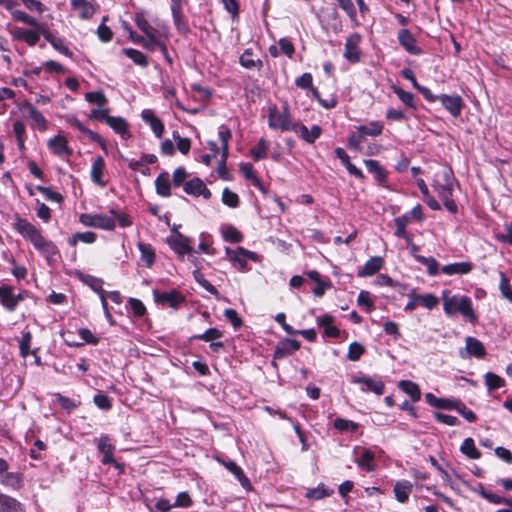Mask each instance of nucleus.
<instances>
[{"mask_svg": "<svg viewBox=\"0 0 512 512\" xmlns=\"http://www.w3.org/2000/svg\"><path fill=\"white\" fill-rule=\"evenodd\" d=\"M443 309L447 316L461 314L471 323L477 320L472 307V301L468 296H449V291H443Z\"/></svg>", "mask_w": 512, "mask_h": 512, "instance_id": "1", "label": "nucleus"}, {"mask_svg": "<svg viewBox=\"0 0 512 512\" xmlns=\"http://www.w3.org/2000/svg\"><path fill=\"white\" fill-rule=\"evenodd\" d=\"M294 124L289 105L284 102L282 106V112H280L275 105L269 107L268 113V126L275 130L290 131L294 129Z\"/></svg>", "mask_w": 512, "mask_h": 512, "instance_id": "2", "label": "nucleus"}, {"mask_svg": "<svg viewBox=\"0 0 512 512\" xmlns=\"http://www.w3.org/2000/svg\"><path fill=\"white\" fill-rule=\"evenodd\" d=\"M27 290H21L17 294L15 288L8 284H0V304L8 312H14L18 304L28 297Z\"/></svg>", "mask_w": 512, "mask_h": 512, "instance_id": "3", "label": "nucleus"}, {"mask_svg": "<svg viewBox=\"0 0 512 512\" xmlns=\"http://www.w3.org/2000/svg\"><path fill=\"white\" fill-rule=\"evenodd\" d=\"M13 229L19 233L25 240L34 245L42 238V233L34 224L29 222L26 218L16 215L15 221L12 224Z\"/></svg>", "mask_w": 512, "mask_h": 512, "instance_id": "4", "label": "nucleus"}, {"mask_svg": "<svg viewBox=\"0 0 512 512\" xmlns=\"http://www.w3.org/2000/svg\"><path fill=\"white\" fill-rule=\"evenodd\" d=\"M80 222L86 227H93L107 231H112L116 227L114 219L105 214L84 213L80 216Z\"/></svg>", "mask_w": 512, "mask_h": 512, "instance_id": "5", "label": "nucleus"}, {"mask_svg": "<svg viewBox=\"0 0 512 512\" xmlns=\"http://www.w3.org/2000/svg\"><path fill=\"white\" fill-rule=\"evenodd\" d=\"M225 253L233 265L240 270H244L247 267L248 259L254 262L258 260V255L255 252L246 250L243 247H237L236 249L226 247Z\"/></svg>", "mask_w": 512, "mask_h": 512, "instance_id": "6", "label": "nucleus"}, {"mask_svg": "<svg viewBox=\"0 0 512 512\" xmlns=\"http://www.w3.org/2000/svg\"><path fill=\"white\" fill-rule=\"evenodd\" d=\"M184 2L185 0H171L170 8L173 23L177 32L183 36H187L190 33V27L183 13L182 6Z\"/></svg>", "mask_w": 512, "mask_h": 512, "instance_id": "7", "label": "nucleus"}, {"mask_svg": "<svg viewBox=\"0 0 512 512\" xmlns=\"http://www.w3.org/2000/svg\"><path fill=\"white\" fill-rule=\"evenodd\" d=\"M352 383L360 385L363 392H372L376 395H382L385 390V384L379 377L356 376L353 377Z\"/></svg>", "mask_w": 512, "mask_h": 512, "instance_id": "8", "label": "nucleus"}, {"mask_svg": "<svg viewBox=\"0 0 512 512\" xmlns=\"http://www.w3.org/2000/svg\"><path fill=\"white\" fill-rule=\"evenodd\" d=\"M98 450L103 454V458L101 460L102 464H113L116 469L123 471V465L118 463L113 457L115 446L111 443L110 438L107 435H102L99 438Z\"/></svg>", "mask_w": 512, "mask_h": 512, "instance_id": "9", "label": "nucleus"}, {"mask_svg": "<svg viewBox=\"0 0 512 512\" xmlns=\"http://www.w3.org/2000/svg\"><path fill=\"white\" fill-rule=\"evenodd\" d=\"M408 298L409 301L404 307V310L407 312L414 310L417 305H422L423 307L431 310L439 303L438 298L433 294L420 295L412 292L408 294Z\"/></svg>", "mask_w": 512, "mask_h": 512, "instance_id": "10", "label": "nucleus"}, {"mask_svg": "<svg viewBox=\"0 0 512 512\" xmlns=\"http://www.w3.org/2000/svg\"><path fill=\"white\" fill-rule=\"evenodd\" d=\"M486 355V349L483 343L475 337L467 336L465 338V348L459 351L462 359L470 357L483 358Z\"/></svg>", "mask_w": 512, "mask_h": 512, "instance_id": "11", "label": "nucleus"}, {"mask_svg": "<svg viewBox=\"0 0 512 512\" xmlns=\"http://www.w3.org/2000/svg\"><path fill=\"white\" fill-rule=\"evenodd\" d=\"M153 295L156 303L168 305L174 309L178 308L185 302V296L176 290H171L168 292H158L155 290Z\"/></svg>", "mask_w": 512, "mask_h": 512, "instance_id": "12", "label": "nucleus"}, {"mask_svg": "<svg viewBox=\"0 0 512 512\" xmlns=\"http://www.w3.org/2000/svg\"><path fill=\"white\" fill-rule=\"evenodd\" d=\"M33 246L49 264L56 262L59 258V250L57 246L44 236H42V238Z\"/></svg>", "mask_w": 512, "mask_h": 512, "instance_id": "13", "label": "nucleus"}, {"mask_svg": "<svg viewBox=\"0 0 512 512\" xmlns=\"http://www.w3.org/2000/svg\"><path fill=\"white\" fill-rule=\"evenodd\" d=\"M138 44L142 45L149 51L160 50L164 58L168 61V63H172V59L169 56L167 46L165 42L162 40L161 34L152 36L149 38H139L137 39Z\"/></svg>", "mask_w": 512, "mask_h": 512, "instance_id": "14", "label": "nucleus"}, {"mask_svg": "<svg viewBox=\"0 0 512 512\" xmlns=\"http://www.w3.org/2000/svg\"><path fill=\"white\" fill-rule=\"evenodd\" d=\"M438 101L453 117H458L464 106L463 99L459 95L440 94Z\"/></svg>", "mask_w": 512, "mask_h": 512, "instance_id": "15", "label": "nucleus"}, {"mask_svg": "<svg viewBox=\"0 0 512 512\" xmlns=\"http://www.w3.org/2000/svg\"><path fill=\"white\" fill-rule=\"evenodd\" d=\"M70 5L82 20L92 18L98 7L94 0H71Z\"/></svg>", "mask_w": 512, "mask_h": 512, "instance_id": "16", "label": "nucleus"}, {"mask_svg": "<svg viewBox=\"0 0 512 512\" xmlns=\"http://www.w3.org/2000/svg\"><path fill=\"white\" fill-rule=\"evenodd\" d=\"M360 42L361 35L358 33L351 34L346 40L344 57L351 63H357L360 61Z\"/></svg>", "mask_w": 512, "mask_h": 512, "instance_id": "17", "label": "nucleus"}, {"mask_svg": "<svg viewBox=\"0 0 512 512\" xmlns=\"http://www.w3.org/2000/svg\"><path fill=\"white\" fill-rule=\"evenodd\" d=\"M290 131L295 132L301 139L309 144H313L322 134V128L319 125H313L309 130L303 123L295 122L294 129Z\"/></svg>", "mask_w": 512, "mask_h": 512, "instance_id": "18", "label": "nucleus"}, {"mask_svg": "<svg viewBox=\"0 0 512 512\" xmlns=\"http://www.w3.org/2000/svg\"><path fill=\"white\" fill-rule=\"evenodd\" d=\"M169 246L180 256L191 254L193 249L190 246V239L180 232H175L167 240Z\"/></svg>", "mask_w": 512, "mask_h": 512, "instance_id": "19", "label": "nucleus"}, {"mask_svg": "<svg viewBox=\"0 0 512 512\" xmlns=\"http://www.w3.org/2000/svg\"><path fill=\"white\" fill-rule=\"evenodd\" d=\"M397 38L399 44L407 53L411 55H420L422 53V49L417 45V41L410 30L406 28L399 30Z\"/></svg>", "mask_w": 512, "mask_h": 512, "instance_id": "20", "label": "nucleus"}, {"mask_svg": "<svg viewBox=\"0 0 512 512\" xmlns=\"http://www.w3.org/2000/svg\"><path fill=\"white\" fill-rule=\"evenodd\" d=\"M443 177H444V183L441 184V183L435 182L433 184V188L435 189L439 198L442 201L447 200V198H449V197H452L453 181H454V177H453L452 171L450 169L444 171Z\"/></svg>", "mask_w": 512, "mask_h": 512, "instance_id": "21", "label": "nucleus"}, {"mask_svg": "<svg viewBox=\"0 0 512 512\" xmlns=\"http://www.w3.org/2000/svg\"><path fill=\"white\" fill-rule=\"evenodd\" d=\"M183 189L185 193L189 195H193L196 197L203 196L204 199H209L211 197L210 190L206 187L204 182L198 177H195L187 181L184 184Z\"/></svg>", "mask_w": 512, "mask_h": 512, "instance_id": "22", "label": "nucleus"}, {"mask_svg": "<svg viewBox=\"0 0 512 512\" xmlns=\"http://www.w3.org/2000/svg\"><path fill=\"white\" fill-rule=\"evenodd\" d=\"M300 348V342L295 339L286 338L278 343L274 351V358L280 359L291 355Z\"/></svg>", "mask_w": 512, "mask_h": 512, "instance_id": "23", "label": "nucleus"}, {"mask_svg": "<svg viewBox=\"0 0 512 512\" xmlns=\"http://www.w3.org/2000/svg\"><path fill=\"white\" fill-rule=\"evenodd\" d=\"M68 123L73 128H75V129L79 130L80 132H82L83 134L87 135L92 141L98 143L102 147V149H104L106 151L105 140L98 133L85 127L78 118H76L74 116L69 117Z\"/></svg>", "mask_w": 512, "mask_h": 512, "instance_id": "24", "label": "nucleus"}, {"mask_svg": "<svg viewBox=\"0 0 512 512\" xmlns=\"http://www.w3.org/2000/svg\"><path fill=\"white\" fill-rule=\"evenodd\" d=\"M11 34L14 39L24 41L29 46H34L40 39V33L37 30L33 29H25L17 27L13 31H11Z\"/></svg>", "mask_w": 512, "mask_h": 512, "instance_id": "25", "label": "nucleus"}, {"mask_svg": "<svg viewBox=\"0 0 512 512\" xmlns=\"http://www.w3.org/2000/svg\"><path fill=\"white\" fill-rule=\"evenodd\" d=\"M425 400L430 406L438 409L453 410L454 408H458L460 405V400L438 398L432 393H427L425 395Z\"/></svg>", "mask_w": 512, "mask_h": 512, "instance_id": "26", "label": "nucleus"}, {"mask_svg": "<svg viewBox=\"0 0 512 512\" xmlns=\"http://www.w3.org/2000/svg\"><path fill=\"white\" fill-rule=\"evenodd\" d=\"M143 121L148 123L157 138H161L164 133L163 122L154 114L151 109H144L141 112Z\"/></svg>", "mask_w": 512, "mask_h": 512, "instance_id": "27", "label": "nucleus"}, {"mask_svg": "<svg viewBox=\"0 0 512 512\" xmlns=\"http://www.w3.org/2000/svg\"><path fill=\"white\" fill-rule=\"evenodd\" d=\"M375 454L370 449L363 448L359 456L355 457L354 462L361 469L372 472L375 471L376 466L374 464Z\"/></svg>", "mask_w": 512, "mask_h": 512, "instance_id": "28", "label": "nucleus"}, {"mask_svg": "<svg viewBox=\"0 0 512 512\" xmlns=\"http://www.w3.org/2000/svg\"><path fill=\"white\" fill-rule=\"evenodd\" d=\"M317 324L323 328V336L328 338H336L339 336V329L333 325L334 318L329 314L318 316Z\"/></svg>", "mask_w": 512, "mask_h": 512, "instance_id": "29", "label": "nucleus"}, {"mask_svg": "<svg viewBox=\"0 0 512 512\" xmlns=\"http://www.w3.org/2000/svg\"><path fill=\"white\" fill-rule=\"evenodd\" d=\"M218 137L221 141V148H222L221 159L219 161V167H225V164H226V161L228 158L229 140L232 137L230 129L225 125H221L218 130Z\"/></svg>", "mask_w": 512, "mask_h": 512, "instance_id": "30", "label": "nucleus"}, {"mask_svg": "<svg viewBox=\"0 0 512 512\" xmlns=\"http://www.w3.org/2000/svg\"><path fill=\"white\" fill-rule=\"evenodd\" d=\"M0 512H26V509L17 499L0 493Z\"/></svg>", "mask_w": 512, "mask_h": 512, "instance_id": "31", "label": "nucleus"}, {"mask_svg": "<svg viewBox=\"0 0 512 512\" xmlns=\"http://www.w3.org/2000/svg\"><path fill=\"white\" fill-rule=\"evenodd\" d=\"M107 125H109L115 133L119 134L123 139L130 138L129 125L127 121L120 116H111L108 119Z\"/></svg>", "mask_w": 512, "mask_h": 512, "instance_id": "32", "label": "nucleus"}, {"mask_svg": "<svg viewBox=\"0 0 512 512\" xmlns=\"http://www.w3.org/2000/svg\"><path fill=\"white\" fill-rule=\"evenodd\" d=\"M473 264L471 262H455L445 265L441 268L442 273L445 275H464L472 271Z\"/></svg>", "mask_w": 512, "mask_h": 512, "instance_id": "33", "label": "nucleus"}, {"mask_svg": "<svg viewBox=\"0 0 512 512\" xmlns=\"http://www.w3.org/2000/svg\"><path fill=\"white\" fill-rule=\"evenodd\" d=\"M49 148L58 156L71 155L72 150L68 147L65 137L58 135L48 142Z\"/></svg>", "mask_w": 512, "mask_h": 512, "instance_id": "34", "label": "nucleus"}, {"mask_svg": "<svg viewBox=\"0 0 512 512\" xmlns=\"http://www.w3.org/2000/svg\"><path fill=\"white\" fill-rule=\"evenodd\" d=\"M383 265V259L379 256L371 257L358 271L359 277L372 276L377 273Z\"/></svg>", "mask_w": 512, "mask_h": 512, "instance_id": "35", "label": "nucleus"}, {"mask_svg": "<svg viewBox=\"0 0 512 512\" xmlns=\"http://www.w3.org/2000/svg\"><path fill=\"white\" fill-rule=\"evenodd\" d=\"M25 110L27 112V116L32 120L33 127L38 128L39 130H45L47 127V121L43 114L32 104L27 103L25 105Z\"/></svg>", "mask_w": 512, "mask_h": 512, "instance_id": "36", "label": "nucleus"}, {"mask_svg": "<svg viewBox=\"0 0 512 512\" xmlns=\"http://www.w3.org/2000/svg\"><path fill=\"white\" fill-rule=\"evenodd\" d=\"M367 170L374 175L375 180L379 185L385 186L387 174L378 161L373 159L364 160Z\"/></svg>", "mask_w": 512, "mask_h": 512, "instance_id": "37", "label": "nucleus"}, {"mask_svg": "<svg viewBox=\"0 0 512 512\" xmlns=\"http://www.w3.org/2000/svg\"><path fill=\"white\" fill-rule=\"evenodd\" d=\"M393 490H394L395 498L397 499V501H399L400 503H405L409 499V495L411 494V492L413 490V485L408 480H402V481H398L394 485Z\"/></svg>", "mask_w": 512, "mask_h": 512, "instance_id": "38", "label": "nucleus"}, {"mask_svg": "<svg viewBox=\"0 0 512 512\" xmlns=\"http://www.w3.org/2000/svg\"><path fill=\"white\" fill-rule=\"evenodd\" d=\"M239 62L242 67L246 69H254L257 68L258 70L262 68L263 62L261 59H254L253 58V51L251 48L245 49L242 55L239 58Z\"/></svg>", "mask_w": 512, "mask_h": 512, "instance_id": "39", "label": "nucleus"}, {"mask_svg": "<svg viewBox=\"0 0 512 512\" xmlns=\"http://www.w3.org/2000/svg\"><path fill=\"white\" fill-rule=\"evenodd\" d=\"M105 168V161L103 157L98 156L94 159L91 167V179L94 183L104 186L105 182L102 181V176Z\"/></svg>", "mask_w": 512, "mask_h": 512, "instance_id": "40", "label": "nucleus"}, {"mask_svg": "<svg viewBox=\"0 0 512 512\" xmlns=\"http://www.w3.org/2000/svg\"><path fill=\"white\" fill-rule=\"evenodd\" d=\"M170 179L168 173H161L155 180L156 192L162 197H169L171 195Z\"/></svg>", "mask_w": 512, "mask_h": 512, "instance_id": "41", "label": "nucleus"}, {"mask_svg": "<svg viewBox=\"0 0 512 512\" xmlns=\"http://www.w3.org/2000/svg\"><path fill=\"white\" fill-rule=\"evenodd\" d=\"M398 387L408 394L413 402H417L421 399V391L416 383L409 380H402L399 382Z\"/></svg>", "mask_w": 512, "mask_h": 512, "instance_id": "42", "label": "nucleus"}, {"mask_svg": "<svg viewBox=\"0 0 512 512\" xmlns=\"http://www.w3.org/2000/svg\"><path fill=\"white\" fill-rule=\"evenodd\" d=\"M221 463L239 480L243 487L250 486L249 479L244 474L242 468L234 461H221Z\"/></svg>", "mask_w": 512, "mask_h": 512, "instance_id": "43", "label": "nucleus"}, {"mask_svg": "<svg viewBox=\"0 0 512 512\" xmlns=\"http://www.w3.org/2000/svg\"><path fill=\"white\" fill-rule=\"evenodd\" d=\"M135 23L137 27L146 35V38L161 34L148 22L142 13L136 15Z\"/></svg>", "mask_w": 512, "mask_h": 512, "instance_id": "44", "label": "nucleus"}, {"mask_svg": "<svg viewBox=\"0 0 512 512\" xmlns=\"http://www.w3.org/2000/svg\"><path fill=\"white\" fill-rule=\"evenodd\" d=\"M383 128H384V125L379 121H371L367 125H360V126L356 127L357 131L363 133L364 137L379 136L382 133Z\"/></svg>", "mask_w": 512, "mask_h": 512, "instance_id": "45", "label": "nucleus"}, {"mask_svg": "<svg viewBox=\"0 0 512 512\" xmlns=\"http://www.w3.org/2000/svg\"><path fill=\"white\" fill-rule=\"evenodd\" d=\"M270 142L264 138H261L257 145L250 148V155L255 161H259L266 157L267 151L269 149Z\"/></svg>", "mask_w": 512, "mask_h": 512, "instance_id": "46", "label": "nucleus"}, {"mask_svg": "<svg viewBox=\"0 0 512 512\" xmlns=\"http://www.w3.org/2000/svg\"><path fill=\"white\" fill-rule=\"evenodd\" d=\"M21 481H22L21 474H19L17 472H8L6 470V472H4L0 476V482L3 485L11 487L13 489L20 488Z\"/></svg>", "mask_w": 512, "mask_h": 512, "instance_id": "47", "label": "nucleus"}, {"mask_svg": "<svg viewBox=\"0 0 512 512\" xmlns=\"http://www.w3.org/2000/svg\"><path fill=\"white\" fill-rule=\"evenodd\" d=\"M96 237V234L92 231L78 232L69 238L68 244L72 247L76 246L78 242L91 244L96 241Z\"/></svg>", "mask_w": 512, "mask_h": 512, "instance_id": "48", "label": "nucleus"}, {"mask_svg": "<svg viewBox=\"0 0 512 512\" xmlns=\"http://www.w3.org/2000/svg\"><path fill=\"white\" fill-rule=\"evenodd\" d=\"M414 258L417 262L425 265L427 267V272L431 276H436L439 273V263L433 257H425L422 255H414Z\"/></svg>", "mask_w": 512, "mask_h": 512, "instance_id": "49", "label": "nucleus"}, {"mask_svg": "<svg viewBox=\"0 0 512 512\" xmlns=\"http://www.w3.org/2000/svg\"><path fill=\"white\" fill-rule=\"evenodd\" d=\"M460 451L470 459H479L481 452L476 448L474 440L472 438L464 439Z\"/></svg>", "mask_w": 512, "mask_h": 512, "instance_id": "50", "label": "nucleus"}, {"mask_svg": "<svg viewBox=\"0 0 512 512\" xmlns=\"http://www.w3.org/2000/svg\"><path fill=\"white\" fill-rule=\"evenodd\" d=\"M138 249L141 253V259L145 262L147 267H151L155 262L154 249L150 244L138 243Z\"/></svg>", "mask_w": 512, "mask_h": 512, "instance_id": "51", "label": "nucleus"}, {"mask_svg": "<svg viewBox=\"0 0 512 512\" xmlns=\"http://www.w3.org/2000/svg\"><path fill=\"white\" fill-rule=\"evenodd\" d=\"M122 52L130 58L135 64L146 67L148 65V59L145 54L141 51L133 48H124Z\"/></svg>", "mask_w": 512, "mask_h": 512, "instance_id": "52", "label": "nucleus"}, {"mask_svg": "<svg viewBox=\"0 0 512 512\" xmlns=\"http://www.w3.org/2000/svg\"><path fill=\"white\" fill-rule=\"evenodd\" d=\"M333 492L332 489L326 488L324 484H320L316 488L309 489L306 492V498L320 500L324 497L331 496Z\"/></svg>", "mask_w": 512, "mask_h": 512, "instance_id": "53", "label": "nucleus"}, {"mask_svg": "<svg viewBox=\"0 0 512 512\" xmlns=\"http://www.w3.org/2000/svg\"><path fill=\"white\" fill-rule=\"evenodd\" d=\"M484 377L485 384L490 391L499 389L505 385L504 379L492 372H487Z\"/></svg>", "mask_w": 512, "mask_h": 512, "instance_id": "54", "label": "nucleus"}, {"mask_svg": "<svg viewBox=\"0 0 512 512\" xmlns=\"http://www.w3.org/2000/svg\"><path fill=\"white\" fill-rule=\"evenodd\" d=\"M35 189L38 190L40 193H42V195L48 201L57 202V203H61L63 201V196L60 193L53 191L49 187L38 185L35 187Z\"/></svg>", "mask_w": 512, "mask_h": 512, "instance_id": "55", "label": "nucleus"}, {"mask_svg": "<svg viewBox=\"0 0 512 512\" xmlns=\"http://www.w3.org/2000/svg\"><path fill=\"white\" fill-rule=\"evenodd\" d=\"M499 289L502 296L512 303V286L503 272H500Z\"/></svg>", "mask_w": 512, "mask_h": 512, "instance_id": "56", "label": "nucleus"}, {"mask_svg": "<svg viewBox=\"0 0 512 512\" xmlns=\"http://www.w3.org/2000/svg\"><path fill=\"white\" fill-rule=\"evenodd\" d=\"M32 334L29 331L22 333V338L19 342L20 355L26 358L30 353Z\"/></svg>", "mask_w": 512, "mask_h": 512, "instance_id": "57", "label": "nucleus"}, {"mask_svg": "<svg viewBox=\"0 0 512 512\" xmlns=\"http://www.w3.org/2000/svg\"><path fill=\"white\" fill-rule=\"evenodd\" d=\"M12 17L14 20L18 21V22H22L24 24H27V25H31V26H34V25H38V20L32 16H30L29 14H27L26 12L22 11V10H14L12 11Z\"/></svg>", "mask_w": 512, "mask_h": 512, "instance_id": "58", "label": "nucleus"}, {"mask_svg": "<svg viewBox=\"0 0 512 512\" xmlns=\"http://www.w3.org/2000/svg\"><path fill=\"white\" fill-rule=\"evenodd\" d=\"M85 99L87 102L97 104L99 106H104L108 102L106 96L102 91L87 92L85 94Z\"/></svg>", "mask_w": 512, "mask_h": 512, "instance_id": "59", "label": "nucleus"}, {"mask_svg": "<svg viewBox=\"0 0 512 512\" xmlns=\"http://www.w3.org/2000/svg\"><path fill=\"white\" fill-rule=\"evenodd\" d=\"M394 92L398 98L409 108L415 109L414 95L411 92L405 91L400 87L394 88Z\"/></svg>", "mask_w": 512, "mask_h": 512, "instance_id": "60", "label": "nucleus"}, {"mask_svg": "<svg viewBox=\"0 0 512 512\" xmlns=\"http://www.w3.org/2000/svg\"><path fill=\"white\" fill-rule=\"evenodd\" d=\"M222 202L228 207L236 208L239 205V197L229 188H225L222 192Z\"/></svg>", "mask_w": 512, "mask_h": 512, "instance_id": "61", "label": "nucleus"}, {"mask_svg": "<svg viewBox=\"0 0 512 512\" xmlns=\"http://www.w3.org/2000/svg\"><path fill=\"white\" fill-rule=\"evenodd\" d=\"M223 238L227 242L239 243L242 241L243 236H242L241 232L239 230H237L235 227L228 226L223 231Z\"/></svg>", "mask_w": 512, "mask_h": 512, "instance_id": "62", "label": "nucleus"}, {"mask_svg": "<svg viewBox=\"0 0 512 512\" xmlns=\"http://www.w3.org/2000/svg\"><path fill=\"white\" fill-rule=\"evenodd\" d=\"M357 303L359 306L363 307L366 312L371 311L374 305L371 294L365 290H361L358 294Z\"/></svg>", "mask_w": 512, "mask_h": 512, "instance_id": "63", "label": "nucleus"}, {"mask_svg": "<svg viewBox=\"0 0 512 512\" xmlns=\"http://www.w3.org/2000/svg\"><path fill=\"white\" fill-rule=\"evenodd\" d=\"M497 241L505 244L512 245V223L504 226V232L495 234Z\"/></svg>", "mask_w": 512, "mask_h": 512, "instance_id": "64", "label": "nucleus"}]
</instances>
